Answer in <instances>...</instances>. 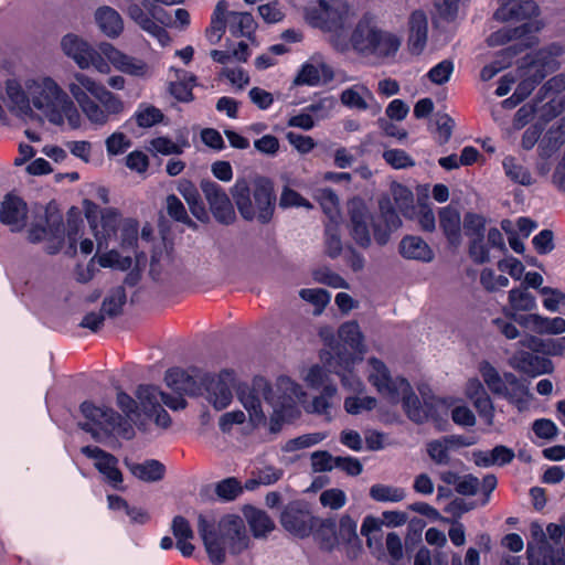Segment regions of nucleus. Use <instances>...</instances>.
Returning a JSON list of instances; mask_svg holds the SVG:
<instances>
[{"label": "nucleus", "mask_w": 565, "mask_h": 565, "mask_svg": "<svg viewBox=\"0 0 565 565\" xmlns=\"http://www.w3.org/2000/svg\"><path fill=\"white\" fill-rule=\"evenodd\" d=\"M367 365L369 381L390 403H402L409 420L419 425L437 418L436 397H425V402H420L409 382L402 376L392 377L386 365L376 358H371Z\"/></svg>", "instance_id": "1"}, {"label": "nucleus", "mask_w": 565, "mask_h": 565, "mask_svg": "<svg viewBox=\"0 0 565 565\" xmlns=\"http://www.w3.org/2000/svg\"><path fill=\"white\" fill-rule=\"evenodd\" d=\"M198 532L213 565L225 563L226 551L237 556L249 547L250 540L244 521L237 514H225L217 524L214 520H207L203 514H199Z\"/></svg>", "instance_id": "2"}, {"label": "nucleus", "mask_w": 565, "mask_h": 565, "mask_svg": "<svg viewBox=\"0 0 565 565\" xmlns=\"http://www.w3.org/2000/svg\"><path fill=\"white\" fill-rule=\"evenodd\" d=\"M231 194L243 220H257L260 224L271 222L277 202L271 179L256 175L249 182L245 178H237L231 188Z\"/></svg>", "instance_id": "3"}, {"label": "nucleus", "mask_w": 565, "mask_h": 565, "mask_svg": "<svg viewBox=\"0 0 565 565\" xmlns=\"http://www.w3.org/2000/svg\"><path fill=\"white\" fill-rule=\"evenodd\" d=\"M350 4L348 0H317L305 9L309 25L330 33L329 42L341 53L353 46V29L348 25Z\"/></svg>", "instance_id": "4"}, {"label": "nucleus", "mask_w": 565, "mask_h": 565, "mask_svg": "<svg viewBox=\"0 0 565 565\" xmlns=\"http://www.w3.org/2000/svg\"><path fill=\"white\" fill-rule=\"evenodd\" d=\"M68 89L92 124L105 125L109 116L124 110V103L118 96L85 74L77 73Z\"/></svg>", "instance_id": "5"}, {"label": "nucleus", "mask_w": 565, "mask_h": 565, "mask_svg": "<svg viewBox=\"0 0 565 565\" xmlns=\"http://www.w3.org/2000/svg\"><path fill=\"white\" fill-rule=\"evenodd\" d=\"M379 209L380 215L374 218L366 211L355 206V245L369 248L372 244V230L375 243L382 247L388 243L391 234L402 226V220L388 196L379 200Z\"/></svg>", "instance_id": "6"}, {"label": "nucleus", "mask_w": 565, "mask_h": 565, "mask_svg": "<svg viewBox=\"0 0 565 565\" xmlns=\"http://www.w3.org/2000/svg\"><path fill=\"white\" fill-rule=\"evenodd\" d=\"M564 54L565 45L559 42H553L522 60L520 66L522 81L513 94L518 102L525 99L548 74L556 72L561 67L559 57Z\"/></svg>", "instance_id": "7"}, {"label": "nucleus", "mask_w": 565, "mask_h": 565, "mask_svg": "<svg viewBox=\"0 0 565 565\" xmlns=\"http://www.w3.org/2000/svg\"><path fill=\"white\" fill-rule=\"evenodd\" d=\"M401 44L397 35L377 26L376 17L372 13H365L355 25V52L363 56L391 57L397 53Z\"/></svg>", "instance_id": "8"}, {"label": "nucleus", "mask_w": 565, "mask_h": 565, "mask_svg": "<svg viewBox=\"0 0 565 565\" xmlns=\"http://www.w3.org/2000/svg\"><path fill=\"white\" fill-rule=\"evenodd\" d=\"M32 104L41 110L47 119L55 125L63 122V117L68 119L72 127L78 126V113L68 95L51 78L45 77L33 92Z\"/></svg>", "instance_id": "9"}, {"label": "nucleus", "mask_w": 565, "mask_h": 565, "mask_svg": "<svg viewBox=\"0 0 565 565\" xmlns=\"http://www.w3.org/2000/svg\"><path fill=\"white\" fill-rule=\"evenodd\" d=\"M79 412L86 422H79L78 428L89 434L96 441L100 440V433L117 431L124 439H131L135 436L132 425L126 417L107 406H97L92 401H84L79 405Z\"/></svg>", "instance_id": "10"}, {"label": "nucleus", "mask_w": 565, "mask_h": 565, "mask_svg": "<svg viewBox=\"0 0 565 565\" xmlns=\"http://www.w3.org/2000/svg\"><path fill=\"white\" fill-rule=\"evenodd\" d=\"M313 539L321 550L332 551L340 545H350L353 542V519L345 514L340 519L339 527L334 519H318L312 530Z\"/></svg>", "instance_id": "11"}, {"label": "nucleus", "mask_w": 565, "mask_h": 565, "mask_svg": "<svg viewBox=\"0 0 565 565\" xmlns=\"http://www.w3.org/2000/svg\"><path fill=\"white\" fill-rule=\"evenodd\" d=\"M335 345H331L334 372L341 376L344 386H351L353 377V320L343 322L338 329Z\"/></svg>", "instance_id": "12"}, {"label": "nucleus", "mask_w": 565, "mask_h": 565, "mask_svg": "<svg viewBox=\"0 0 565 565\" xmlns=\"http://www.w3.org/2000/svg\"><path fill=\"white\" fill-rule=\"evenodd\" d=\"M486 225L487 220L480 214L468 212L463 216L462 230L468 238V255L477 265L490 262L489 249L484 242Z\"/></svg>", "instance_id": "13"}, {"label": "nucleus", "mask_w": 565, "mask_h": 565, "mask_svg": "<svg viewBox=\"0 0 565 565\" xmlns=\"http://www.w3.org/2000/svg\"><path fill=\"white\" fill-rule=\"evenodd\" d=\"M201 380L202 395L205 393L209 402L214 408L221 411L226 408L232 399V386L235 382V372L231 369L222 370L218 375L205 372Z\"/></svg>", "instance_id": "14"}, {"label": "nucleus", "mask_w": 565, "mask_h": 565, "mask_svg": "<svg viewBox=\"0 0 565 565\" xmlns=\"http://www.w3.org/2000/svg\"><path fill=\"white\" fill-rule=\"evenodd\" d=\"M237 396L245 409L249 413V416L256 419L264 418L262 398L269 404L274 403L271 384L260 375L254 376L250 386L246 383L239 384L237 387Z\"/></svg>", "instance_id": "15"}, {"label": "nucleus", "mask_w": 565, "mask_h": 565, "mask_svg": "<svg viewBox=\"0 0 565 565\" xmlns=\"http://www.w3.org/2000/svg\"><path fill=\"white\" fill-rule=\"evenodd\" d=\"M279 521L287 532L296 537L305 539L311 535L318 518L311 515L307 503L291 501L281 511Z\"/></svg>", "instance_id": "16"}, {"label": "nucleus", "mask_w": 565, "mask_h": 565, "mask_svg": "<svg viewBox=\"0 0 565 565\" xmlns=\"http://www.w3.org/2000/svg\"><path fill=\"white\" fill-rule=\"evenodd\" d=\"M157 9L158 6L154 0H142L141 4H129L127 12L134 22L164 46L169 44L171 38L167 30L154 21L157 20L160 23H164V19L157 14Z\"/></svg>", "instance_id": "17"}, {"label": "nucleus", "mask_w": 565, "mask_h": 565, "mask_svg": "<svg viewBox=\"0 0 565 565\" xmlns=\"http://www.w3.org/2000/svg\"><path fill=\"white\" fill-rule=\"evenodd\" d=\"M200 188L215 221L223 225L233 224L236 221V213L225 190L210 179H202Z\"/></svg>", "instance_id": "18"}, {"label": "nucleus", "mask_w": 565, "mask_h": 565, "mask_svg": "<svg viewBox=\"0 0 565 565\" xmlns=\"http://www.w3.org/2000/svg\"><path fill=\"white\" fill-rule=\"evenodd\" d=\"M61 45L63 52L72 57L81 68L93 65L102 73L109 71V65L103 60L100 50H95L77 35L71 33L64 35Z\"/></svg>", "instance_id": "19"}, {"label": "nucleus", "mask_w": 565, "mask_h": 565, "mask_svg": "<svg viewBox=\"0 0 565 565\" xmlns=\"http://www.w3.org/2000/svg\"><path fill=\"white\" fill-rule=\"evenodd\" d=\"M203 372L196 366H191L189 371L174 366L166 371L164 381L167 385L175 393H184L190 396L202 395L201 380Z\"/></svg>", "instance_id": "20"}, {"label": "nucleus", "mask_w": 565, "mask_h": 565, "mask_svg": "<svg viewBox=\"0 0 565 565\" xmlns=\"http://www.w3.org/2000/svg\"><path fill=\"white\" fill-rule=\"evenodd\" d=\"M99 50L103 60L106 61L107 64L110 63L117 71L139 77L147 74L148 65L145 61L119 51L111 43H99Z\"/></svg>", "instance_id": "21"}, {"label": "nucleus", "mask_w": 565, "mask_h": 565, "mask_svg": "<svg viewBox=\"0 0 565 565\" xmlns=\"http://www.w3.org/2000/svg\"><path fill=\"white\" fill-rule=\"evenodd\" d=\"M28 204L26 202L13 194L8 193L4 195L0 206V223L9 226L11 232L22 231L28 221Z\"/></svg>", "instance_id": "22"}, {"label": "nucleus", "mask_w": 565, "mask_h": 565, "mask_svg": "<svg viewBox=\"0 0 565 565\" xmlns=\"http://www.w3.org/2000/svg\"><path fill=\"white\" fill-rule=\"evenodd\" d=\"M81 452L87 458L95 459V468L115 489H119L118 484L122 482L124 478L118 468V459L113 454L92 445L82 447Z\"/></svg>", "instance_id": "23"}, {"label": "nucleus", "mask_w": 565, "mask_h": 565, "mask_svg": "<svg viewBox=\"0 0 565 565\" xmlns=\"http://www.w3.org/2000/svg\"><path fill=\"white\" fill-rule=\"evenodd\" d=\"M509 365L531 377L551 374L554 371V364L550 359L524 350L516 351L510 358Z\"/></svg>", "instance_id": "24"}, {"label": "nucleus", "mask_w": 565, "mask_h": 565, "mask_svg": "<svg viewBox=\"0 0 565 565\" xmlns=\"http://www.w3.org/2000/svg\"><path fill=\"white\" fill-rule=\"evenodd\" d=\"M500 8L494 12L498 21L525 20L539 13L535 0H499Z\"/></svg>", "instance_id": "25"}, {"label": "nucleus", "mask_w": 565, "mask_h": 565, "mask_svg": "<svg viewBox=\"0 0 565 565\" xmlns=\"http://www.w3.org/2000/svg\"><path fill=\"white\" fill-rule=\"evenodd\" d=\"M428 20L422 10L414 11L408 19L407 46L412 54L419 55L427 44Z\"/></svg>", "instance_id": "26"}, {"label": "nucleus", "mask_w": 565, "mask_h": 565, "mask_svg": "<svg viewBox=\"0 0 565 565\" xmlns=\"http://www.w3.org/2000/svg\"><path fill=\"white\" fill-rule=\"evenodd\" d=\"M439 227L449 245L458 247L461 244V218L459 211L451 206L441 207L438 212Z\"/></svg>", "instance_id": "27"}, {"label": "nucleus", "mask_w": 565, "mask_h": 565, "mask_svg": "<svg viewBox=\"0 0 565 565\" xmlns=\"http://www.w3.org/2000/svg\"><path fill=\"white\" fill-rule=\"evenodd\" d=\"M399 254L406 259L430 263L435 254L430 246L419 236L406 235L398 245Z\"/></svg>", "instance_id": "28"}, {"label": "nucleus", "mask_w": 565, "mask_h": 565, "mask_svg": "<svg viewBox=\"0 0 565 565\" xmlns=\"http://www.w3.org/2000/svg\"><path fill=\"white\" fill-rule=\"evenodd\" d=\"M520 344L544 355L561 356L565 352V335L558 339H542L533 334H525Z\"/></svg>", "instance_id": "29"}, {"label": "nucleus", "mask_w": 565, "mask_h": 565, "mask_svg": "<svg viewBox=\"0 0 565 565\" xmlns=\"http://www.w3.org/2000/svg\"><path fill=\"white\" fill-rule=\"evenodd\" d=\"M171 531L177 540L175 546L184 557H191L195 550L190 542L194 537V532L190 522L182 515H175L172 520Z\"/></svg>", "instance_id": "30"}, {"label": "nucleus", "mask_w": 565, "mask_h": 565, "mask_svg": "<svg viewBox=\"0 0 565 565\" xmlns=\"http://www.w3.org/2000/svg\"><path fill=\"white\" fill-rule=\"evenodd\" d=\"M95 20L100 31L109 38H117L124 30L120 14L110 7H100L96 10Z\"/></svg>", "instance_id": "31"}, {"label": "nucleus", "mask_w": 565, "mask_h": 565, "mask_svg": "<svg viewBox=\"0 0 565 565\" xmlns=\"http://www.w3.org/2000/svg\"><path fill=\"white\" fill-rule=\"evenodd\" d=\"M565 143V117L552 126L541 140L539 148L543 158H550Z\"/></svg>", "instance_id": "32"}, {"label": "nucleus", "mask_w": 565, "mask_h": 565, "mask_svg": "<svg viewBox=\"0 0 565 565\" xmlns=\"http://www.w3.org/2000/svg\"><path fill=\"white\" fill-rule=\"evenodd\" d=\"M245 518L254 537H265L275 529V523L263 510L248 507L244 510Z\"/></svg>", "instance_id": "33"}, {"label": "nucleus", "mask_w": 565, "mask_h": 565, "mask_svg": "<svg viewBox=\"0 0 565 565\" xmlns=\"http://www.w3.org/2000/svg\"><path fill=\"white\" fill-rule=\"evenodd\" d=\"M162 391L152 384H140L136 390V397L138 398V406L140 405L143 414L151 418L153 412L158 411L161 406Z\"/></svg>", "instance_id": "34"}, {"label": "nucleus", "mask_w": 565, "mask_h": 565, "mask_svg": "<svg viewBox=\"0 0 565 565\" xmlns=\"http://www.w3.org/2000/svg\"><path fill=\"white\" fill-rule=\"evenodd\" d=\"M330 223L339 224L341 217L340 202L335 192L330 188L317 189L312 194Z\"/></svg>", "instance_id": "35"}, {"label": "nucleus", "mask_w": 565, "mask_h": 565, "mask_svg": "<svg viewBox=\"0 0 565 565\" xmlns=\"http://www.w3.org/2000/svg\"><path fill=\"white\" fill-rule=\"evenodd\" d=\"M320 67L321 72L316 65L309 62L303 63L294 81L295 85L318 86L320 84L321 73L326 79H332L333 74L330 67L323 63Z\"/></svg>", "instance_id": "36"}, {"label": "nucleus", "mask_w": 565, "mask_h": 565, "mask_svg": "<svg viewBox=\"0 0 565 565\" xmlns=\"http://www.w3.org/2000/svg\"><path fill=\"white\" fill-rule=\"evenodd\" d=\"M129 469L136 478L146 482L162 480L166 473L164 465L156 459H148L142 463H132Z\"/></svg>", "instance_id": "37"}, {"label": "nucleus", "mask_w": 565, "mask_h": 565, "mask_svg": "<svg viewBox=\"0 0 565 565\" xmlns=\"http://www.w3.org/2000/svg\"><path fill=\"white\" fill-rule=\"evenodd\" d=\"M479 372L484 384L493 395L502 396L508 399V386L498 370L488 361H482L479 365Z\"/></svg>", "instance_id": "38"}, {"label": "nucleus", "mask_w": 565, "mask_h": 565, "mask_svg": "<svg viewBox=\"0 0 565 565\" xmlns=\"http://www.w3.org/2000/svg\"><path fill=\"white\" fill-rule=\"evenodd\" d=\"M361 534L366 537L367 546L377 551V558L384 555L382 544V522H380L379 518L372 515L366 516L361 526Z\"/></svg>", "instance_id": "39"}, {"label": "nucleus", "mask_w": 565, "mask_h": 565, "mask_svg": "<svg viewBox=\"0 0 565 565\" xmlns=\"http://www.w3.org/2000/svg\"><path fill=\"white\" fill-rule=\"evenodd\" d=\"M508 386V401L521 411L524 406V396H531L529 387L512 372L501 375Z\"/></svg>", "instance_id": "40"}, {"label": "nucleus", "mask_w": 565, "mask_h": 565, "mask_svg": "<svg viewBox=\"0 0 565 565\" xmlns=\"http://www.w3.org/2000/svg\"><path fill=\"white\" fill-rule=\"evenodd\" d=\"M127 301L125 287L118 286L114 288L102 302V312L109 318H115L121 315L122 308Z\"/></svg>", "instance_id": "41"}, {"label": "nucleus", "mask_w": 565, "mask_h": 565, "mask_svg": "<svg viewBox=\"0 0 565 565\" xmlns=\"http://www.w3.org/2000/svg\"><path fill=\"white\" fill-rule=\"evenodd\" d=\"M509 303L512 311H532L536 308L535 297L523 286L509 291Z\"/></svg>", "instance_id": "42"}, {"label": "nucleus", "mask_w": 565, "mask_h": 565, "mask_svg": "<svg viewBox=\"0 0 565 565\" xmlns=\"http://www.w3.org/2000/svg\"><path fill=\"white\" fill-rule=\"evenodd\" d=\"M231 21V32L235 36H246L250 38V35L256 30V23L252 13L248 12H231L230 13Z\"/></svg>", "instance_id": "43"}, {"label": "nucleus", "mask_w": 565, "mask_h": 565, "mask_svg": "<svg viewBox=\"0 0 565 565\" xmlns=\"http://www.w3.org/2000/svg\"><path fill=\"white\" fill-rule=\"evenodd\" d=\"M532 23H524L520 26L508 29L503 28L488 38V43L491 46L502 45L513 39H521L532 31Z\"/></svg>", "instance_id": "44"}, {"label": "nucleus", "mask_w": 565, "mask_h": 565, "mask_svg": "<svg viewBox=\"0 0 565 565\" xmlns=\"http://www.w3.org/2000/svg\"><path fill=\"white\" fill-rule=\"evenodd\" d=\"M120 214L116 209L108 207L104 209L100 213V225L99 237L102 238L103 246H107V239L115 236L118 231Z\"/></svg>", "instance_id": "45"}, {"label": "nucleus", "mask_w": 565, "mask_h": 565, "mask_svg": "<svg viewBox=\"0 0 565 565\" xmlns=\"http://www.w3.org/2000/svg\"><path fill=\"white\" fill-rule=\"evenodd\" d=\"M167 212L174 221L183 223L190 228H198V224L190 218L183 203L177 195L169 194L167 196Z\"/></svg>", "instance_id": "46"}, {"label": "nucleus", "mask_w": 565, "mask_h": 565, "mask_svg": "<svg viewBox=\"0 0 565 565\" xmlns=\"http://www.w3.org/2000/svg\"><path fill=\"white\" fill-rule=\"evenodd\" d=\"M392 195L394 199V202L398 210L403 213V215L408 216L411 215V212L414 210V194L413 192L399 184V183H393L392 184Z\"/></svg>", "instance_id": "47"}, {"label": "nucleus", "mask_w": 565, "mask_h": 565, "mask_svg": "<svg viewBox=\"0 0 565 565\" xmlns=\"http://www.w3.org/2000/svg\"><path fill=\"white\" fill-rule=\"evenodd\" d=\"M370 495L373 500L379 502H399L406 494L401 488L377 483L371 487Z\"/></svg>", "instance_id": "48"}, {"label": "nucleus", "mask_w": 565, "mask_h": 565, "mask_svg": "<svg viewBox=\"0 0 565 565\" xmlns=\"http://www.w3.org/2000/svg\"><path fill=\"white\" fill-rule=\"evenodd\" d=\"M534 332L539 334L565 333V319L561 317L547 318L537 315Z\"/></svg>", "instance_id": "49"}, {"label": "nucleus", "mask_w": 565, "mask_h": 565, "mask_svg": "<svg viewBox=\"0 0 565 565\" xmlns=\"http://www.w3.org/2000/svg\"><path fill=\"white\" fill-rule=\"evenodd\" d=\"M242 492V484L234 477L223 479L215 486L216 495L226 502L235 500Z\"/></svg>", "instance_id": "50"}, {"label": "nucleus", "mask_w": 565, "mask_h": 565, "mask_svg": "<svg viewBox=\"0 0 565 565\" xmlns=\"http://www.w3.org/2000/svg\"><path fill=\"white\" fill-rule=\"evenodd\" d=\"M299 295L316 307V313H321L331 299L330 292L322 288H305L300 290Z\"/></svg>", "instance_id": "51"}, {"label": "nucleus", "mask_w": 565, "mask_h": 565, "mask_svg": "<svg viewBox=\"0 0 565 565\" xmlns=\"http://www.w3.org/2000/svg\"><path fill=\"white\" fill-rule=\"evenodd\" d=\"M503 167L508 177L511 180L522 184L530 185L532 183V177L527 169L519 164L512 157H508L503 160Z\"/></svg>", "instance_id": "52"}, {"label": "nucleus", "mask_w": 565, "mask_h": 565, "mask_svg": "<svg viewBox=\"0 0 565 565\" xmlns=\"http://www.w3.org/2000/svg\"><path fill=\"white\" fill-rule=\"evenodd\" d=\"M337 393V386L334 384H327L320 395L315 396L311 405L307 408V412L315 414H327L331 404L329 399Z\"/></svg>", "instance_id": "53"}, {"label": "nucleus", "mask_w": 565, "mask_h": 565, "mask_svg": "<svg viewBox=\"0 0 565 565\" xmlns=\"http://www.w3.org/2000/svg\"><path fill=\"white\" fill-rule=\"evenodd\" d=\"M7 94L13 106L23 115H30L32 108L30 106V98L19 84H9Z\"/></svg>", "instance_id": "54"}, {"label": "nucleus", "mask_w": 565, "mask_h": 565, "mask_svg": "<svg viewBox=\"0 0 565 565\" xmlns=\"http://www.w3.org/2000/svg\"><path fill=\"white\" fill-rule=\"evenodd\" d=\"M279 206L282 209L288 207H305L307 210H311L313 205L310 203L309 200L303 198L299 192L296 190L285 186L281 191L280 199H279Z\"/></svg>", "instance_id": "55"}, {"label": "nucleus", "mask_w": 565, "mask_h": 565, "mask_svg": "<svg viewBox=\"0 0 565 565\" xmlns=\"http://www.w3.org/2000/svg\"><path fill=\"white\" fill-rule=\"evenodd\" d=\"M306 384L312 390H322L327 384H333L330 381L329 372L321 365H312L305 376Z\"/></svg>", "instance_id": "56"}, {"label": "nucleus", "mask_w": 565, "mask_h": 565, "mask_svg": "<svg viewBox=\"0 0 565 565\" xmlns=\"http://www.w3.org/2000/svg\"><path fill=\"white\" fill-rule=\"evenodd\" d=\"M83 206H84L85 217L89 224L92 232L94 233V236L97 241V248L99 250L103 248V242H102V238L99 237V231H98V218H99V214L102 213V211L99 210V206L95 202H93L88 199H85L83 201Z\"/></svg>", "instance_id": "57"}, {"label": "nucleus", "mask_w": 565, "mask_h": 565, "mask_svg": "<svg viewBox=\"0 0 565 565\" xmlns=\"http://www.w3.org/2000/svg\"><path fill=\"white\" fill-rule=\"evenodd\" d=\"M341 252L342 243L338 224L329 223L326 225V253L331 258H335L341 254Z\"/></svg>", "instance_id": "58"}, {"label": "nucleus", "mask_w": 565, "mask_h": 565, "mask_svg": "<svg viewBox=\"0 0 565 565\" xmlns=\"http://www.w3.org/2000/svg\"><path fill=\"white\" fill-rule=\"evenodd\" d=\"M137 125L141 128H150L163 120L162 111L154 106H147L135 114Z\"/></svg>", "instance_id": "59"}, {"label": "nucleus", "mask_w": 565, "mask_h": 565, "mask_svg": "<svg viewBox=\"0 0 565 565\" xmlns=\"http://www.w3.org/2000/svg\"><path fill=\"white\" fill-rule=\"evenodd\" d=\"M454 72V63L450 60H444L435 65L427 74L429 81L436 85H443L450 79Z\"/></svg>", "instance_id": "60"}, {"label": "nucleus", "mask_w": 565, "mask_h": 565, "mask_svg": "<svg viewBox=\"0 0 565 565\" xmlns=\"http://www.w3.org/2000/svg\"><path fill=\"white\" fill-rule=\"evenodd\" d=\"M407 526V535L405 537L406 551L413 550L416 544L422 542V532L426 526V522L419 518L409 520Z\"/></svg>", "instance_id": "61"}, {"label": "nucleus", "mask_w": 565, "mask_h": 565, "mask_svg": "<svg viewBox=\"0 0 565 565\" xmlns=\"http://www.w3.org/2000/svg\"><path fill=\"white\" fill-rule=\"evenodd\" d=\"M383 158L394 169H405L415 166V161L401 149L385 150Z\"/></svg>", "instance_id": "62"}, {"label": "nucleus", "mask_w": 565, "mask_h": 565, "mask_svg": "<svg viewBox=\"0 0 565 565\" xmlns=\"http://www.w3.org/2000/svg\"><path fill=\"white\" fill-rule=\"evenodd\" d=\"M448 450L443 439H435L427 444V454L437 465H448L450 462Z\"/></svg>", "instance_id": "63"}, {"label": "nucleus", "mask_w": 565, "mask_h": 565, "mask_svg": "<svg viewBox=\"0 0 565 565\" xmlns=\"http://www.w3.org/2000/svg\"><path fill=\"white\" fill-rule=\"evenodd\" d=\"M565 90V71L553 77L543 84L539 90V97L544 99L550 95H556Z\"/></svg>", "instance_id": "64"}]
</instances>
